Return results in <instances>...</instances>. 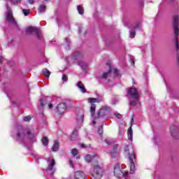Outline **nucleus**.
I'll list each match as a JSON object with an SVG mask.
<instances>
[{"mask_svg":"<svg viewBox=\"0 0 179 179\" xmlns=\"http://www.w3.org/2000/svg\"><path fill=\"white\" fill-rule=\"evenodd\" d=\"M17 141L18 142L23 143L26 140V138H28L32 142L35 141L36 134L34 130L32 128H26L20 127L17 130Z\"/></svg>","mask_w":179,"mask_h":179,"instance_id":"1","label":"nucleus"},{"mask_svg":"<svg viewBox=\"0 0 179 179\" xmlns=\"http://www.w3.org/2000/svg\"><path fill=\"white\" fill-rule=\"evenodd\" d=\"M172 24L173 27V31L176 34L175 41H176V50L178 51L179 45H178V41H177V38H178L179 34V15L178 14H174L172 19Z\"/></svg>","mask_w":179,"mask_h":179,"instance_id":"2","label":"nucleus"},{"mask_svg":"<svg viewBox=\"0 0 179 179\" xmlns=\"http://www.w3.org/2000/svg\"><path fill=\"white\" fill-rule=\"evenodd\" d=\"M104 173V168L101 164H96L94 166L93 171L91 173V177L94 179H101Z\"/></svg>","mask_w":179,"mask_h":179,"instance_id":"3","label":"nucleus"},{"mask_svg":"<svg viewBox=\"0 0 179 179\" xmlns=\"http://www.w3.org/2000/svg\"><path fill=\"white\" fill-rule=\"evenodd\" d=\"M129 148L128 147V145L125 146L124 148V152L126 155H129V160L131 163L130 165V174H134V173H135V153H134V152H131V155H129Z\"/></svg>","mask_w":179,"mask_h":179,"instance_id":"4","label":"nucleus"},{"mask_svg":"<svg viewBox=\"0 0 179 179\" xmlns=\"http://www.w3.org/2000/svg\"><path fill=\"white\" fill-rule=\"evenodd\" d=\"M7 12L6 13V19L8 22L10 24H13L15 27H17V22L15 20V18L13 17V15L12 14V10L9 9V7H8V5H6Z\"/></svg>","mask_w":179,"mask_h":179,"instance_id":"5","label":"nucleus"},{"mask_svg":"<svg viewBox=\"0 0 179 179\" xmlns=\"http://www.w3.org/2000/svg\"><path fill=\"white\" fill-rule=\"evenodd\" d=\"M111 114V108L107 106H102L98 112L99 117H106L107 115H110Z\"/></svg>","mask_w":179,"mask_h":179,"instance_id":"6","label":"nucleus"},{"mask_svg":"<svg viewBox=\"0 0 179 179\" xmlns=\"http://www.w3.org/2000/svg\"><path fill=\"white\" fill-rule=\"evenodd\" d=\"M114 174L117 178H121V177H127L128 172H123L120 168V164H116L114 167Z\"/></svg>","mask_w":179,"mask_h":179,"instance_id":"7","label":"nucleus"},{"mask_svg":"<svg viewBox=\"0 0 179 179\" xmlns=\"http://www.w3.org/2000/svg\"><path fill=\"white\" fill-rule=\"evenodd\" d=\"M27 33L28 34H33L34 33L38 38V40H41V34H40V29L36 27H28L27 28Z\"/></svg>","mask_w":179,"mask_h":179,"instance_id":"8","label":"nucleus"},{"mask_svg":"<svg viewBox=\"0 0 179 179\" xmlns=\"http://www.w3.org/2000/svg\"><path fill=\"white\" fill-rule=\"evenodd\" d=\"M54 166H55V160L53 158H48V169L46 171L48 173H50V174H54L55 173V168H54Z\"/></svg>","mask_w":179,"mask_h":179,"instance_id":"9","label":"nucleus"},{"mask_svg":"<svg viewBox=\"0 0 179 179\" xmlns=\"http://www.w3.org/2000/svg\"><path fill=\"white\" fill-rule=\"evenodd\" d=\"M127 93L132 97V99H139V91H138L136 88H129Z\"/></svg>","mask_w":179,"mask_h":179,"instance_id":"10","label":"nucleus"},{"mask_svg":"<svg viewBox=\"0 0 179 179\" xmlns=\"http://www.w3.org/2000/svg\"><path fill=\"white\" fill-rule=\"evenodd\" d=\"M66 108H67L66 103H59L57 106V113L59 115L64 114L65 111H66Z\"/></svg>","mask_w":179,"mask_h":179,"instance_id":"11","label":"nucleus"},{"mask_svg":"<svg viewBox=\"0 0 179 179\" xmlns=\"http://www.w3.org/2000/svg\"><path fill=\"white\" fill-rule=\"evenodd\" d=\"M85 118V113L82 110H79L76 112V120L78 124H82Z\"/></svg>","mask_w":179,"mask_h":179,"instance_id":"12","label":"nucleus"},{"mask_svg":"<svg viewBox=\"0 0 179 179\" xmlns=\"http://www.w3.org/2000/svg\"><path fill=\"white\" fill-rule=\"evenodd\" d=\"M74 178L76 179H85L86 175L83 171H76L74 173Z\"/></svg>","mask_w":179,"mask_h":179,"instance_id":"13","label":"nucleus"},{"mask_svg":"<svg viewBox=\"0 0 179 179\" xmlns=\"http://www.w3.org/2000/svg\"><path fill=\"white\" fill-rule=\"evenodd\" d=\"M136 29H141V24H138L135 27H131V30H130L131 38H134V37H135V34H136V33L135 32V30H136Z\"/></svg>","mask_w":179,"mask_h":179,"instance_id":"14","label":"nucleus"},{"mask_svg":"<svg viewBox=\"0 0 179 179\" xmlns=\"http://www.w3.org/2000/svg\"><path fill=\"white\" fill-rule=\"evenodd\" d=\"M170 131L172 136H173L174 138H176V135L179 134L178 127L174 125L171 127Z\"/></svg>","mask_w":179,"mask_h":179,"instance_id":"15","label":"nucleus"},{"mask_svg":"<svg viewBox=\"0 0 179 179\" xmlns=\"http://www.w3.org/2000/svg\"><path fill=\"white\" fill-rule=\"evenodd\" d=\"M76 86L78 87L80 92L82 93H86V87H85V85L82 81H79L77 84Z\"/></svg>","mask_w":179,"mask_h":179,"instance_id":"16","label":"nucleus"},{"mask_svg":"<svg viewBox=\"0 0 179 179\" xmlns=\"http://www.w3.org/2000/svg\"><path fill=\"white\" fill-rule=\"evenodd\" d=\"M109 66V71L108 72L103 73L102 78L103 79H107L110 75H111V71H113V69L111 68V65L110 64H107Z\"/></svg>","mask_w":179,"mask_h":179,"instance_id":"17","label":"nucleus"},{"mask_svg":"<svg viewBox=\"0 0 179 179\" xmlns=\"http://www.w3.org/2000/svg\"><path fill=\"white\" fill-rule=\"evenodd\" d=\"M97 155H87L85 156V162H87V163H90V162H92V160H93L94 159V157H96Z\"/></svg>","mask_w":179,"mask_h":179,"instance_id":"18","label":"nucleus"},{"mask_svg":"<svg viewBox=\"0 0 179 179\" xmlns=\"http://www.w3.org/2000/svg\"><path fill=\"white\" fill-rule=\"evenodd\" d=\"M127 135H128L129 141H133L132 136H134V131H132V127H130L129 129H128Z\"/></svg>","mask_w":179,"mask_h":179,"instance_id":"19","label":"nucleus"},{"mask_svg":"<svg viewBox=\"0 0 179 179\" xmlns=\"http://www.w3.org/2000/svg\"><path fill=\"white\" fill-rule=\"evenodd\" d=\"M59 149V143H58V141H55V143L52 148V150L53 152H57Z\"/></svg>","mask_w":179,"mask_h":179,"instance_id":"20","label":"nucleus"},{"mask_svg":"<svg viewBox=\"0 0 179 179\" xmlns=\"http://www.w3.org/2000/svg\"><path fill=\"white\" fill-rule=\"evenodd\" d=\"M43 73L45 78H50V75H51V72H50L47 69H44L43 70Z\"/></svg>","mask_w":179,"mask_h":179,"instance_id":"21","label":"nucleus"},{"mask_svg":"<svg viewBox=\"0 0 179 179\" xmlns=\"http://www.w3.org/2000/svg\"><path fill=\"white\" fill-rule=\"evenodd\" d=\"M91 115H93L96 113V104L92 103L90 107Z\"/></svg>","mask_w":179,"mask_h":179,"instance_id":"22","label":"nucleus"},{"mask_svg":"<svg viewBox=\"0 0 179 179\" xmlns=\"http://www.w3.org/2000/svg\"><path fill=\"white\" fill-rule=\"evenodd\" d=\"M45 6L42 5L38 8V13L41 14V13H44V12H45Z\"/></svg>","mask_w":179,"mask_h":179,"instance_id":"23","label":"nucleus"},{"mask_svg":"<svg viewBox=\"0 0 179 179\" xmlns=\"http://www.w3.org/2000/svg\"><path fill=\"white\" fill-rule=\"evenodd\" d=\"M99 99L96 98H89L88 99V103H91L93 104V103H99Z\"/></svg>","mask_w":179,"mask_h":179,"instance_id":"24","label":"nucleus"},{"mask_svg":"<svg viewBox=\"0 0 179 179\" xmlns=\"http://www.w3.org/2000/svg\"><path fill=\"white\" fill-rule=\"evenodd\" d=\"M42 143H43V146H48V138L43 137L42 138Z\"/></svg>","mask_w":179,"mask_h":179,"instance_id":"25","label":"nucleus"},{"mask_svg":"<svg viewBox=\"0 0 179 179\" xmlns=\"http://www.w3.org/2000/svg\"><path fill=\"white\" fill-rule=\"evenodd\" d=\"M77 10L80 15H83L84 11H83V7L82 6L79 5L77 8Z\"/></svg>","mask_w":179,"mask_h":179,"instance_id":"26","label":"nucleus"},{"mask_svg":"<svg viewBox=\"0 0 179 179\" xmlns=\"http://www.w3.org/2000/svg\"><path fill=\"white\" fill-rule=\"evenodd\" d=\"M76 136H78V131L75 130L71 134V141H75Z\"/></svg>","mask_w":179,"mask_h":179,"instance_id":"27","label":"nucleus"},{"mask_svg":"<svg viewBox=\"0 0 179 179\" xmlns=\"http://www.w3.org/2000/svg\"><path fill=\"white\" fill-rule=\"evenodd\" d=\"M136 99V100L131 101L130 102V106H136L137 104H139V100H138V99Z\"/></svg>","mask_w":179,"mask_h":179,"instance_id":"28","label":"nucleus"},{"mask_svg":"<svg viewBox=\"0 0 179 179\" xmlns=\"http://www.w3.org/2000/svg\"><path fill=\"white\" fill-rule=\"evenodd\" d=\"M110 156H112L113 159H115V157L118 156V152H117V151H111Z\"/></svg>","mask_w":179,"mask_h":179,"instance_id":"29","label":"nucleus"},{"mask_svg":"<svg viewBox=\"0 0 179 179\" xmlns=\"http://www.w3.org/2000/svg\"><path fill=\"white\" fill-rule=\"evenodd\" d=\"M10 2H11L13 5H17V3H20V2H22V0H10Z\"/></svg>","mask_w":179,"mask_h":179,"instance_id":"30","label":"nucleus"},{"mask_svg":"<svg viewBox=\"0 0 179 179\" xmlns=\"http://www.w3.org/2000/svg\"><path fill=\"white\" fill-rule=\"evenodd\" d=\"M22 12H23L24 16H29V15H30V10L23 9Z\"/></svg>","mask_w":179,"mask_h":179,"instance_id":"31","label":"nucleus"},{"mask_svg":"<svg viewBox=\"0 0 179 179\" xmlns=\"http://www.w3.org/2000/svg\"><path fill=\"white\" fill-rule=\"evenodd\" d=\"M78 65H80L83 69H86V64H85L83 62H80Z\"/></svg>","mask_w":179,"mask_h":179,"instance_id":"32","label":"nucleus"},{"mask_svg":"<svg viewBox=\"0 0 179 179\" xmlns=\"http://www.w3.org/2000/svg\"><path fill=\"white\" fill-rule=\"evenodd\" d=\"M71 154L74 157L76 156V155H78V150L76 148L72 149L71 150Z\"/></svg>","mask_w":179,"mask_h":179,"instance_id":"33","label":"nucleus"},{"mask_svg":"<svg viewBox=\"0 0 179 179\" xmlns=\"http://www.w3.org/2000/svg\"><path fill=\"white\" fill-rule=\"evenodd\" d=\"M62 79L63 82H68V76H66V74H63Z\"/></svg>","mask_w":179,"mask_h":179,"instance_id":"34","label":"nucleus"},{"mask_svg":"<svg viewBox=\"0 0 179 179\" xmlns=\"http://www.w3.org/2000/svg\"><path fill=\"white\" fill-rule=\"evenodd\" d=\"M104 142L106 143V145H111L113 143V140L111 139H106Z\"/></svg>","mask_w":179,"mask_h":179,"instance_id":"35","label":"nucleus"},{"mask_svg":"<svg viewBox=\"0 0 179 179\" xmlns=\"http://www.w3.org/2000/svg\"><path fill=\"white\" fill-rule=\"evenodd\" d=\"M98 134H99V135H103V126H101L98 129Z\"/></svg>","mask_w":179,"mask_h":179,"instance_id":"36","label":"nucleus"},{"mask_svg":"<svg viewBox=\"0 0 179 179\" xmlns=\"http://www.w3.org/2000/svg\"><path fill=\"white\" fill-rule=\"evenodd\" d=\"M117 149H118V145L115 144L112 148V152H117Z\"/></svg>","mask_w":179,"mask_h":179,"instance_id":"37","label":"nucleus"},{"mask_svg":"<svg viewBox=\"0 0 179 179\" xmlns=\"http://www.w3.org/2000/svg\"><path fill=\"white\" fill-rule=\"evenodd\" d=\"M113 72H114L115 75H116V76H119V75H120V71H118L117 69H113Z\"/></svg>","mask_w":179,"mask_h":179,"instance_id":"38","label":"nucleus"},{"mask_svg":"<svg viewBox=\"0 0 179 179\" xmlns=\"http://www.w3.org/2000/svg\"><path fill=\"white\" fill-rule=\"evenodd\" d=\"M115 117H116L117 118H119V119L122 118V115H121V114H120V113H115Z\"/></svg>","mask_w":179,"mask_h":179,"instance_id":"39","label":"nucleus"},{"mask_svg":"<svg viewBox=\"0 0 179 179\" xmlns=\"http://www.w3.org/2000/svg\"><path fill=\"white\" fill-rule=\"evenodd\" d=\"M30 120H31V117H30V116H25L24 117V121H25V122L30 121Z\"/></svg>","mask_w":179,"mask_h":179,"instance_id":"40","label":"nucleus"},{"mask_svg":"<svg viewBox=\"0 0 179 179\" xmlns=\"http://www.w3.org/2000/svg\"><path fill=\"white\" fill-rule=\"evenodd\" d=\"M69 164H70V167H71L72 169H73V162L72 161V159H69Z\"/></svg>","mask_w":179,"mask_h":179,"instance_id":"41","label":"nucleus"},{"mask_svg":"<svg viewBox=\"0 0 179 179\" xmlns=\"http://www.w3.org/2000/svg\"><path fill=\"white\" fill-rule=\"evenodd\" d=\"M78 58H80V53H78V55L74 57L75 59H78Z\"/></svg>","mask_w":179,"mask_h":179,"instance_id":"42","label":"nucleus"},{"mask_svg":"<svg viewBox=\"0 0 179 179\" xmlns=\"http://www.w3.org/2000/svg\"><path fill=\"white\" fill-rule=\"evenodd\" d=\"M29 3H34V0H28Z\"/></svg>","mask_w":179,"mask_h":179,"instance_id":"43","label":"nucleus"},{"mask_svg":"<svg viewBox=\"0 0 179 179\" xmlns=\"http://www.w3.org/2000/svg\"><path fill=\"white\" fill-rule=\"evenodd\" d=\"M2 59H3V57L2 56H0V64L2 62Z\"/></svg>","mask_w":179,"mask_h":179,"instance_id":"44","label":"nucleus"},{"mask_svg":"<svg viewBox=\"0 0 179 179\" xmlns=\"http://www.w3.org/2000/svg\"><path fill=\"white\" fill-rule=\"evenodd\" d=\"M65 41H66V42L67 43H69V39L68 38H65Z\"/></svg>","mask_w":179,"mask_h":179,"instance_id":"45","label":"nucleus"},{"mask_svg":"<svg viewBox=\"0 0 179 179\" xmlns=\"http://www.w3.org/2000/svg\"><path fill=\"white\" fill-rule=\"evenodd\" d=\"M48 107H49V108H52V103H50V104L48 105Z\"/></svg>","mask_w":179,"mask_h":179,"instance_id":"46","label":"nucleus"},{"mask_svg":"<svg viewBox=\"0 0 179 179\" xmlns=\"http://www.w3.org/2000/svg\"><path fill=\"white\" fill-rule=\"evenodd\" d=\"M177 62H178V64L179 65V56L178 55L177 56Z\"/></svg>","mask_w":179,"mask_h":179,"instance_id":"47","label":"nucleus"},{"mask_svg":"<svg viewBox=\"0 0 179 179\" xmlns=\"http://www.w3.org/2000/svg\"><path fill=\"white\" fill-rule=\"evenodd\" d=\"M79 33H82V28H79Z\"/></svg>","mask_w":179,"mask_h":179,"instance_id":"48","label":"nucleus"},{"mask_svg":"<svg viewBox=\"0 0 179 179\" xmlns=\"http://www.w3.org/2000/svg\"><path fill=\"white\" fill-rule=\"evenodd\" d=\"M81 148H85V144H81Z\"/></svg>","mask_w":179,"mask_h":179,"instance_id":"49","label":"nucleus"},{"mask_svg":"<svg viewBox=\"0 0 179 179\" xmlns=\"http://www.w3.org/2000/svg\"><path fill=\"white\" fill-rule=\"evenodd\" d=\"M131 64H134L135 62H134V60H131Z\"/></svg>","mask_w":179,"mask_h":179,"instance_id":"50","label":"nucleus"},{"mask_svg":"<svg viewBox=\"0 0 179 179\" xmlns=\"http://www.w3.org/2000/svg\"><path fill=\"white\" fill-rule=\"evenodd\" d=\"M92 123L94 125L96 124V121H93Z\"/></svg>","mask_w":179,"mask_h":179,"instance_id":"51","label":"nucleus"},{"mask_svg":"<svg viewBox=\"0 0 179 179\" xmlns=\"http://www.w3.org/2000/svg\"><path fill=\"white\" fill-rule=\"evenodd\" d=\"M45 1H48V0H45Z\"/></svg>","mask_w":179,"mask_h":179,"instance_id":"52","label":"nucleus"}]
</instances>
